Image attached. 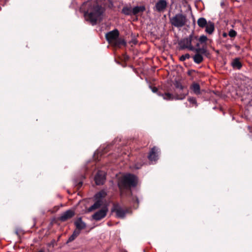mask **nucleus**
<instances>
[{
    "instance_id": "nucleus-29",
    "label": "nucleus",
    "mask_w": 252,
    "mask_h": 252,
    "mask_svg": "<svg viewBox=\"0 0 252 252\" xmlns=\"http://www.w3.org/2000/svg\"><path fill=\"white\" fill-rule=\"evenodd\" d=\"M188 100L190 103H191L193 104L196 103V99L194 97H189V98Z\"/></svg>"
},
{
    "instance_id": "nucleus-8",
    "label": "nucleus",
    "mask_w": 252,
    "mask_h": 252,
    "mask_svg": "<svg viewBox=\"0 0 252 252\" xmlns=\"http://www.w3.org/2000/svg\"><path fill=\"white\" fill-rule=\"evenodd\" d=\"M159 152V149L154 147H153L149 153L148 158L151 161H155L158 159V153Z\"/></svg>"
},
{
    "instance_id": "nucleus-1",
    "label": "nucleus",
    "mask_w": 252,
    "mask_h": 252,
    "mask_svg": "<svg viewBox=\"0 0 252 252\" xmlns=\"http://www.w3.org/2000/svg\"><path fill=\"white\" fill-rule=\"evenodd\" d=\"M81 10L84 11V17L87 21L93 25L102 19L103 10L101 6L91 1L84 2L81 7Z\"/></svg>"
},
{
    "instance_id": "nucleus-30",
    "label": "nucleus",
    "mask_w": 252,
    "mask_h": 252,
    "mask_svg": "<svg viewBox=\"0 0 252 252\" xmlns=\"http://www.w3.org/2000/svg\"><path fill=\"white\" fill-rule=\"evenodd\" d=\"M176 87L177 88H179L180 90H182L183 89V87L179 83H177L176 85Z\"/></svg>"
},
{
    "instance_id": "nucleus-25",
    "label": "nucleus",
    "mask_w": 252,
    "mask_h": 252,
    "mask_svg": "<svg viewBox=\"0 0 252 252\" xmlns=\"http://www.w3.org/2000/svg\"><path fill=\"white\" fill-rule=\"evenodd\" d=\"M161 95L162 96L163 98L165 100H171L173 98L171 94L169 93H166L164 94H162Z\"/></svg>"
},
{
    "instance_id": "nucleus-4",
    "label": "nucleus",
    "mask_w": 252,
    "mask_h": 252,
    "mask_svg": "<svg viewBox=\"0 0 252 252\" xmlns=\"http://www.w3.org/2000/svg\"><path fill=\"white\" fill-rule=\"evenodd\" d=\"M188 20L186 15L178 13L172 17L170 18V22L171 25L177 28H181L184 26L187 23Z\"/></svg>"
},
{
    "instance_id": "nucleus-31",
    "label": "nucleus",
    "mask_w": 252,
    "mask_h": 252,
    "mask_svg": "<svg viewBox=\"0 0 252 252\" xmlns=\"http://www.w3.org/2000/svg\"><path fill=\"white\" fill-rule=\"evenodd\" d=\"M151 89H152V92L154 93H156L158 91V89L156 87H153V88H152Z\"/></svg>"
},
{
    "instance_id": "nucleus-22",
    "label": "nucleus",
    "mask_w": 252,
    "mask_h": 252,
    "mask_svg": "<svg viewBox=\"0 0 252 252\" xmlns=\"http://www.w3.org/2000/svg\"><path fill=\"white\" fill-rule=\"evenodd\" d=\"M122 12L126 15H131L132 14V8L130 7H124L122 9Z\"/></svg>"
},
{
    "instance_id": "nucleus-12",
    "label": "nucleus",
    "mask_w": 252,
    "mask_h": 252,
    "mask_svg": "<svg viewBox=\"0 0 252 252\" xmlns=\"http://www.w3.org/2000/svg\"><path fill=\"white\" fill-rule=\"evenodd\" d=\"M74 224L76 227L75 230H79L80 231L86 227V223L82 221L81 218H78L74 221Z\"/></svg>"
},
{
    "instance_id": "nucleus-26",
    "label": "nucleus",
    "mask_w": 252,
    "mask_h": 252,
    "mask_svg": "<svg viewBox=\"0 0 252 252\" xmlns=\"http://www.w3.org/2000/svg\"><path fill=\"white\" fill-rule=\"evenodd\" d=\"M188 91H187L186 92H185L184 93H183V94H182L180 95H177L176 97V99H183L185 98L186 95H188Z\"/></svg>"
},
{
    "instance_id": "nucleus-5",
    "label": "nucleus",
    "mask_w": 252,
    "mask_h": 252,
    "mask_svg": "<svg viewBox=\"0 0 252 252\" xmlns=\"http://www.w3.org/2000/svg\"><path fill=\"white\" fill-rule=\"evenodd\" d=\"M119 34V31L116 29L107 33L105 37L109 43L113 44L118 37Z\"/></svg>"
},
{
    "instance_id": "nucleus-34",
    "label": "nucleus",
    "mask_w": 252,
    "mask_h": 252,
    "mask_svg": "<svg viewBox=\"0 0 252 252\" xmlns=\"http://www.w3.org/2000/svg\"><path fill=\"white\" fill-rule=\"evenodd\" d=\"M136 201H137V203H139V202H138V200L137 199H136Z\"/></svg>"
},
{
    "instance_id": "nucleus-11",
    "label": "nucleus",
    "mask_w": 252,
    "mask_h": 252,
    "mask_svg": "<svg viewBox=\"0 0 252 252\" xmlns=\"http://www.w3.org/2000/svg\"><path fill=\"white\" fill-rule=\"evenodd\" d=\"M74 215L73 211L69 210L63 213L60 216L59 220L62 221H64L72 218Z\"/></svg>"
},
{
    "instance_id": "nucleus-32",
    "label": "nucleus",
    "mask_w": 252,
    "mask_h": 252,
    "mask_svg": "<svg viewBox=\"0 0 252 252\" xmlns=\"http://www.w3.org/2000/svg\"><path fill=\"white\" fill-rule=\"evenodd\" d=\"M223 36L224 37H226V36H227V34H226V33H223Z\"/></svg>"
},
{
    "instance_id": "nucleus-15",
    "label": "nucleus",
    "mask_w": 252,
    "mask_h": 252,
    "mask_svg": "<svg viewBox=\"0 0 252 252\" xmlns=\"http://www.w3.org/2000/svg\"><path fill=\"white\" fill-rule=\"evenodd\" d=\"M208 40V38L206 36L202 35L200 36L199 38H198L197 42L199 43V45L201 44L202 45V47H203L204 46V48H206V42ZM207 50V49H206Z\"/></svg>"
},
{
    "instance_id": "nucleus-19",
    "label": "nucleus",
    "mask_w": 252,
    "mask_h": 252,
    "mask_svg": "<svg viewBox=\"0 0 252 252\" xmlns=\"http://www.w3.org/2000/svg\"><path fill=\"white\" fill-rule=\"evenodd\" d=\"M80 233L79 230H75L73 234L69 237L67 240V243L72 242L73 241Z\"/></svg>"
},
{
    "instance_id": "nucleus-27",
    "label": "nucleus",
    "mask_w": 252,
    "mask_h": 252,
    "mask_svg": "<svg viewBox=\"0 0 252 252\" xmlns=\"http://www.w3.org/2000/svg\"><path fill=\"white\" fill-rule=\"evenodd\" d=\"M189 57H190V56H189V54H186L185 55H182L180 57V60L182 61H184L186 60L187 59H189Z\"/></svg>"
},
{
    "instance_id": "nucleus-14",
    "label": "nucleus",
    "mask_w": 252,
    "mask_h": 252,
    "mask_svg": "<svg viewBox=\"0 0 252 252\" xmlns=\"http://www.w3.org/2000/svg\"><path fill=\"white\" fill-rule=\"evenodd\" d=\"M97 200L95 201V202L91 206L89 209V211H92L95 209H98L100 207V206L102 205V201L100 199H96Z\"/></svg>"
},
{
    "instance_id": "nucleus-6",
    "label": "nucleus",
    "mask_w": 252,
    "mask_h": 252,
    "mask_svg": "<svg viewBox=\"0 0 252 252\" xmlns=\"http://www.w3.org/2000/svg\"><path fill=\"white\" fill-rule=\"evenodd\" d=\"M108 209L106 207H103L99 211L96 212L92 216V218L95 220H99L104 218L107 214Z\"/></svg>"
},
{
    "instance_id": "nucleus-23",
    "label": "nucleus",
    "mask_w": 252,
    "mask_h": 252,
    "mask_svg": "<svg viewBox=\"0 0 252 252\" xmlns=\"http://www.w3.org/2000/svg\"><path fill=\"white\" fill-rule=\"evenodd\" d=\"M106 195V193L104 190H101L100 192L96 193L95 195V198L96 199H100L102 200V199Z\"/></svg>"
},
{
    "instance_id": "nucleus-21",
    "label": "nucleus",
    "mask_w": 252,
    "mask_h": 252,
    "mask_svg": "<svg viewBox=\"0 0 252 252\" xmlns=\"http://www.w3.org/2000/svg\"><path fill=\"white\" fill-rule=\"evenodd\" d=\"M191 88L195 94H200V86H199V84H198L197 83H194L191 86Z\"/></svg>"
},
{
    "instance_id": "nucleus-28",
    "label": "nucleus",
    "mask_w": 252,
    "mask_h": 252,
    "mask_svg": "<svg viewBox=\"0 0 252 252\" xmlns=\"http://www.w3.org/2000/svg\"><path fill=\"white\" fill-rule=\"evenodd\" d=\"M236 32L233 30H231L229 32V35L231 37H235L236 35Z\"/></svg>"
},
{
    "instance_id": "nucleus-16",
    "label": "nucleus",
    "mask_w": 252,
    "mask_h": 252,
    "mask_svg": "<svg viewBox=\"0 0 252 252\" xmlns=\"http://www.w3.org/2000/svg\"><path fill=\"white\" fill-rule=\"evenodd\" d=\"M231 65L233 68L236 69H240L242 67V64L238 58H235L231 62Z\"/></svg>"
},
{
    "instance_id": "nucleus-24",
    "label": "nucleus",
    "mask_w": 252,
    "mask_h": 252,
    "mask_svg": "<svg viewBox=\"0 0 252 252\" xmlns=\"http://www.w3.org/2000/svg\"><path fill=\"white\" fill-rule=\"evenodd\" d=\"M115 46H119L121 45H126V42L125 41L122 39H119L118 37L117 38V40L113 44Z\"/></svg>"
},
{
    "instance_id": "nucleus-7",
    "label": "nucleus",
    "mask_w": 252,
    "mask_h": 252,
    "mask_svg": "<svg viewBox=\"0 0 252 252\" xmlns=\"http://www.w3.org/2000/svg\"><path fill=\"white\" fill-rule=\"evenodd\" d=\"M105 172L102 171H99L94 177L95 184L97 185H100L104 184L105 181Z\"/></svg>"
},
{
    "instance_id": "nucleus-18",
    "label": "nucleus",
    "mask_w": 252,
    "mask_h": 252,
    "mask_svg": "<svg viewBox=\"0 0 252 252\" xmlns=\"http://www.w3.org/2000/svg\"><path fill=\"white\" fill-rule=\"evenodd\" d=\"M145 9V8L143 6H135L132 8V15H136L139 12H143Z\"/></svg>"
},
{
    "instance_id": "nucleus-13",
    "label": "nucleus",
    "mask_w": 252,
    "mask_h": 252,
    "mask_svg": "<svg viewBox=\"0 0 252 252\" xmlns=\"http://www.w3.org/2000/svg\"><path fill=\"white\" fill-rule=\"evenodd\" d=\"M205 32L206 33L211 34L215 30L214 23L210 21H208V23L205 26Z\"/></svg>"
},
{
    "instance_id": "nucleus-3",
    "label": "nucleus",
    "mask_w": 252,
    "mask_h": 252,
    "mask_svg": "<svg viewBox=\"0 0 252 252\" xmlns=\"http://www.w3.org/2000/svg\"><path fill=\"white\" fill-rule=\"evenodd\" d=\"M137 183V179L135 176L131 174H126L119 179L118 185L122 194L124 189H128L131 187H134Z\"/></svg>"
},
{
    "instance_id": "nucleus-33",
    "label": "nucleus",
    "mask_w": 252,
    "mask_h": 252,
    "mask_svg": "<svg viewBox=\"0 0 252 252\" xmlns=\"http://www.w3.org/2000/svg\"><path fill=\"white\" fill-rule=\"evenodd\" d=\"M44 252V251L43 250H41L39 251H38V252Z\"/></svg>"
},
{
    "instance_id": "nucleus-17",
    "label": "nucleus",
    "mask_w": 252,
    "mask_h": 252,
    "mask_svg": "<svg viewBox=\"0 0 252 252\" xmlns=\"http://www.w3.org/2000/svg\"><path fill=\"white\" fill-rule=\"evenodd\" d=\"M197 23L199 27L204 28L207 25L208 22L204 18L201 17L198 19Z\"/></svg>"
},
{
    "instance_id": "nucleus-2",
    "label": "nucleus",
    "mask_w": 252,
    "mask_h": 252,
    "mask_svg": "<svg viewBox=\"0 0 252 252\" xmlns=\"http://www.w3.org/2000/svg\"><path fill=\"white\" fill-rule=\"evenodd\" d=\"M198 37L191 34L189 37L182 39L179 43L180 48L182 49L187 48L190 51H195L196 53L205 54L206 49L204 47H199V44L197 42Z\"/></svg>"
},
{
    "instance_id": "nucleus-20",
    "label": "nucleus",
    "mask_w": 252,
    "mask_h": 252,
    "mask_svg": "<svg viewBox=\"0 0 252 252\" xmlns=\"http://www.w3.org/2000/svg\"><path fill=\"white\" fill-rule=\"evenodd\" d=\"M201 53H197L193 57V60L195 63H199L203 61V57L201 55Z\"/></svg>"
},
{
    "instance_id": "nucleus-10",
    "label": "nucleus",
    "mask_w": 252,
    "mask_h": 252,
    "mask_svg": "<svg viewBox=\"0 0 252 252\" xmlns=\"http://www.w3.org/2000/svg\"><path fill=\"white\" fill-rule=\"evenodd\" d=\"M167 6V2L165 0L158 1L155 5L156 10L158 12H161L165 10Z\"/></svg>"
},
{
    "instance_id": "nucleus-9",
    "label": "nucleus",
    "mask_w": 252,
    "mask_h": 252,
    "mask_svg": "<svg viewBox=\"0 0 252 252\" xmlns=\"http://www.w3.org/2000/svg\"><path fill=\"white\" fill-rule=\"evenodd\" d=\"M112 211L115 212L117 217L120 218H124L127 212V211L124 210L118 205L115 206Z\"/></svg>"
}]
</instances>
